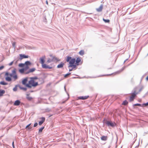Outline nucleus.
I'll return each mask as SVG.
<instances>
[{
	"instance_id": "nucleus-6",
	"label": "nucleus",
	"mask_w": 148,
	"mask_h": 148,
	"mask_svg": "<svg viewBox=\"0 0 148 148\" xmlns=\"http://www.w3.org/2000/svg\"><path fill=\"white\" fill-rule=\"evenodd\" d=\"M105 123L108 126H110L112 127L114 126L115 124L114 123H113L111 121H106Z\"/></svg>"
},
{
	"instance_id": "nucleus-43",
	"label": "nucleus",
	"mask_w": 148,
	"mask_h": 148,
	"mask_svg": "<svg viewBox=\"0 0 148 148\" xmlns=\"http://www.w3.org/2000/svg\"><path fill=\"white\" fill-rule=\"evenodd\" d=\"M46 3H47V4H48V2H47V1H46Z\"/></svg>"
},
{
	"instance_id": "nucleus-34",
	"label": "nucleus",
	"mask_w": 148,
	"mask_h": 148,
	"mask_svg": "<svg viewBox=\"0 0 148 148\" xmlns=\"http://www.w3.org/2000/svg\"><path fill=\"white\" fill-rule=\"evenodd\" d=\"M13 61H12L9 64V66H11V65H12V64H13Z\"/></svg>"
},
{
	"instance_id": "nucleus-38",
	"label": "nucleus",
	"mask_w": 148,
	"mask_h": 148,
	"mask_svg": "<svg viewBox=\"0 0 148 148\" xmlns=\"http://www.w3.org/2000/svg\"><path fill=\"white\" fill-rule=\"evenodd\" d=\"M3 68V66H1L0 67V70H1Z\"/></svg>"
},
{
	"instance_id": "nucleus-15",
	"label": "nucleus",
	"mask_w": 148,
	"mask_h": 148,
	"mask_svg": "<svg viewBox=\"0 0 148 148\" xmlns=\"http://www.w3.org/2000/svg\"><path fill=\"white\" fill-rule=\"evenodd\" d=\"M27 78H26L23 80L22 81V83L23 85H25L26 86V85L27 84H26V83H27Z\"/></svg>"
},
{
	"instance_id": "nucleus-31",
	"label": "nucleus",
	"mask_w": 148,
	"mask_h": 148,
	"mask_svg": "<svg viewBox=\"0 0 148 148\" xmlns=\"http://www.w3.org/2000/svg\"><path fill=\"white\" fill-rule=\"evenodd\" d=\"M134 106H141V105L139 103L135 104L134 105Z\"/></svg>"
},
{
	"instance_id": "nucleus-11",
	"label": "nucleus",
	"mask_w": 148,
	"mask_h": 148,
	"mask_svg": "<svg viewBox=\"0 0 148 148\" xmlns=\"http://www.w3.org/2000/svg\"><path fill=\"white\" fill-rule=\"evenodd\" d=\"M41 121L39 122V125H41L45 121V118L44 117H42L40 118Z\"/></svg>"
},
{
	"instance_id": "nucleus-17",
	"label": "nucleus",
	"mask_w": 148,
	"mask_h": 148,
	"mask_svg": "<svg viewBox=\"0 0 148 148\" xmlns=\"http://www.w3.org/2000/svg\"><path fill=\"white\" fill-rule=\"evenodd\" d=\"M107 136H102L101 137V139L102 140L106 141L107 139Z\"/></svg>"
},
{
	"instance_id": "nucleus-7",
	"label": "nucleus",
	"mask_w": 148,
	"mask_h": 148,
	"mask_svg": "<svg viewBox=\"0 0 148 148\" xmlns=\"http://www.w3.org/2000/svg\"><path fill=\"white\" fill-rule=\"evenodd\" d=\"M137 93L136 92V91H134V92L132 93L131 95V96L130 97V101H133L134 97L137 94Z\"/></svg>"
},
{
	"instance_id": "nucleus-1",
	"label": "nucleus",
	"mask_w": 148,
	"mask_h": 148,
	"mask_svg": "<svg viewBox=\"0 0 148 148\" xmlns=\"http://www.w3.org/2000/svg\"><path fill=\"white\" fill-rule=\"evenodd\" d=\"M66 61L69 62V65L68 67L73 68L72 69H69L70 71H72L73 68H76L77 66L82 64V63L81 62V58L79 57L77 58L76 60L75 58H72L70 56H68L66 57Z\"/></svg>"
},
{
	"instance_id": "nucleus-12",
	"label": "nucleus",
	"mask_w": 148,
	"mask_h": 148,
	"mask_svg": "<svg viewBox=\"0 0 148 148\" xmlns=\"http://www.w3.org/2000/svg\"><path fill=\"white\" fill-rule=\"evenodd\" d=\"M36 70L35 68H33L29 69L28 71H27V72H25V74H28L30 73L33 72Z\"/></svg>"
},
{
	"instance_id": "nucleus-45",
	"label": "nucleus",
	"mask_w": 148,
	"mask_h": 148,
	"mask_svg": "<svg viewBox=\"0 0 148 148\" xmlns=\"http://www.w3.org/2000/svg\"><path fill=\"white\" fill-rule=\"evenodd\" d=\"M147 56H148V54H147Z\"/></svg>"
},
{
	"instance_id": "nucleus-24",
	"label": "nucleus",
	"mask_w": 148,
	"mask_h": 148,
	"mask_svg": "<svg viewBox=\"0 0 148 148\" xmlns=\"http://www.w3.org/2000/svg\"><path fill=\"white\" fill-rule=\"evenodd\" d=\"M128 103V102L126 100H125L123 101V103H122V104L124 105H126Z\"/></svg>"
},
{
	"instance_id": "nucleus-26",
	"label": "nucleus",
	"mask_w": 148,
	"mask_h": 148,
	"mask_svg": "<svg viewBox=\"0 0 148 148\" xmlns=\"http://www.w3.org/2000/svg\"><path fill=\"white\" fill-rule=\"evenodd\" d=\"M44 128V127H42L40 128L39 130V132H42V130Z\"/></svg>"
},
{
	"instance_id": "nucleus-14",
	"label": "nucleus",
	"mask_w": 148,
	"mask_h": 148,
	"mask_svg": "<svg viewBox=\"0 0 148 148\" xmlns=\"http://www.w3.org/2000/svg\"><path fill=\"white\" fill-rule=\"evenodd\" d=\"M31 124V123H30L26 127L25 129L27 130H29L32 128V127L30 126Z\"/></svg>"
},
{
	"instance_id": "nucleus-4",
	"label": "nucleus",
	"mask_w": 148,
	"mask_h": 148,
	"mask_svg": "<svg viewBox=\"0 0 148 148\" xmlns=\"http://www.w3.org/2000/svg\"><path fill=\"white\" fill-rule=\"evenodd\" d=\"M60 61V60L55 57V56H53V58L52 59H49L47 61V62L48 63H50L52 61Z\"/></svg>"
},
{
	"instance_id": "nucleus-22",
	"label": "nucleus",
	"mask_w": 148,
	"mask_h": 148,
	"mask_svg": "<svg viewBox=\"0 0 148 148\" xmlns=\"http://www.w3.org/2000/svg\"><path fill=\"white\" fill-rule=\"evenodd\" d=\"M26 98L29 101H31L32 99V97H30L28 95H27Z\"/></svg>"
},
{
	"instance_id": "nucleus-9",
	"label": "nucleus",
	"mask_w": 148,
	"mask_h": 148,
	"mask_svg": "<svg viewBox=\"0 0 148 148\" xmlns=\"http://www.w3.org/2000/svg\"><path fill=\"white\" fill-rule=\"evenodd\" d=\"M42 67L44 69H51L52 68V67L49 66L48 65H47L46 64L43 63L42 64Z\"/></svg>"
},
{
	"instance_id": "nucleus-35",
	"label": "nucleus",
	"mask_w": 148,
	"mask_h": 148,
	"mask_svg": "<svg viewBox=\"0 0 148 148\" xmlns=\"http://www.w3.org/2000/svg\"><path fill=\"white\" fill-rule=\"evenodd\" d=\"M37 125H38V123H34V127H36V126H37Z\"/></svg>"
},
{
	"instance_id": "nucleus-28",
	"label": "nucleus",
	"mask_w": 148,
	"mask_h": 148,
	"mask_svg": "<svg viewBox=\"0 0 148 148\" xmlns=\"http://www.w3.org/2000/svg\"><path fill=\"white\" fill-rule=\"evenodd\" d=\"M18 66L19 67H24L25 66V64H19Z\"/></svg>"
},
{
	"instance_id": "nucleus-23",
	"label": "nucleus",
	"mask_w": 148,
	"mask_h": 148,
	"mask_svg": "<svg viewBox=\"0 0 148 148\" xmlns=\"http://www.w3.org/2000/svg\"><path fill=\"white\" fill-rule=\"evenodd\" d=\"M0 84L3 85H7L8 84V83L5 82L4 81L0 82Z\"/></svg>"
},
{
	"instance_id": "nucleus-32",
	"label": "nucleus",
	"mask_w": 148,
	"mask_h": 148,
	"mask_svg": "<svg viewBox=\"0 0 148 148\" xmlns=\"http://www.w3.org/2000/svg\"><path fill=\"white\" fill-rule=\"evenodd\" d=\"M71 74V73H68V74H66L64 76V77L65 78L67 77V76H68L69 75H70Z\"/></svg>"
},
{
	"instance_id": "nucleus-3",
	"label": "nucleus",
	"mask_w": 148,
	"mask_h": 148,
	"mask_svg": "<svg viewBox=\"0 0 148 148\" xmlns=\"http://www.w3.org/2000/svg\"><path fill=\"white\" fill-rule=\"evenodd\" d=\"M38 85V82H36L34 80V78H31L28 84L26 85V86L28 87L31 88L32 87H35Z\"/></svg>"
},
{
	"instance_id": "nucleus-21",
	"label": "nucleus",
	"mask_w": 148,
	"mask_h": 148,
	"mask_svg": "<svg viewBox=\"0 0 148 148\" xmlns=\"http://www.w3.org/2000/svg\"><path fill=\"white\" fill-rule=\"evenodd\" d=\"M5 91L4 90H0V96H3V94L5 93Z\"/></svg>"
},
{
	"instance_id": "nucleus-2",
	"label": "nucleus",
	"mask_w": 148,
	"mask_h": 148,
	"mask_svg": "<svg viewBox=\"0 0 148 148\" xmlns=\"http://www.w3.org/2000/svg\"><path fill=\"white\" fill-rule=\"evenodd\" d=\"M5 75L7 76L5 78L6 80L9 82L11 81L12 79L10 77L8 76V75L12 77L14 81L18 78V76L16 74V69H14L12 71V73L9 74L8 72H7L5 74Z\"/></svg>"
},
{
	"instance_id": "nucleus-13",
	"label": "nucleus",
	"mask_w": 148,
	"mask_h": 148,
	"mask_svg": "<svg viewBox=\"0 0 148 148\" xmlns=\"http://www.w3.org/2000/svg\"><path fill=\"white\" fill-rule=\"evenodd\" d=\"M45 56H43L40 58V62L42 64L44 63L45 62Z\"/></svg>"
},
{
	"instance_id": "nucleus-19",
	"label": "nucleus",
	"mask_w": 148,
	"mask_h": 148,
	"mask_svg": "<svg viewBox=\"0 0 148 148\" xmlns=\"http://www.w3.org/2000/svg\"><path fill=\"white\" fill-rule=\"evenodd\" d=\"M103 9V6L102 5H101L99 8H97L96 10L98 12H101L102 11Z\"/></svg>"
},
{
	"instance_id": "nucleus-29",
	"label": "nucleus",
	"mask_w": 148,
	"mask_h": 148,
	"mask_svg": "<svg viewBox=\"0 0 148 148\" xmlns=\"http://www.w3.org/2000/svg\"><path fill=\"white\" fill-rule=\"evenodd\" d=\"M123 69H122L120 70H119V71H117L116 73V74H119V73H121V72L122 71H123Z\"/></svg>"
},
{
	"instance_id": "nucleus-27",
	"label": "nucleus",
	"mask_w": 148,
	"mask_h": 148,
	"mask_svg": "<svg viewBox=\"0 0 148 148\" xmlns=\"http://www.w3.org/2000/svg\"><path fill=\"white\" fill-rule=\"evenodd\" d=\"M103 21L105 22V23H109L110 22V20L108 19H105L104 18L103 19Z\"/></svg>"
},
{
	"instance_id": "nucleus-33",
	"label": "nucleus",
	"mask_w": 148,
	"mask_h": 148,
	"mask_svg": "<svg viewBox=\"0 0 148 148\" xmlns=\"http://www.w3.org/2000/svg\"><path fill=\"white\" fill-rule=\"evenodd\" d=\"M12 46L13 47H15V45H16V42H13L12 43Z\"/></svg>"
},
{
	"instance_id": "nucleus-39",
	"label": "nucleus",
	"mask_w": 148,
	"mask_h": 148,
	"mask_svg": "<svg viewBox=\"0 0 148 148\" xmlns=\"http://www.w3.org/2000/svg\"><path fill=\"white\" fill-rule=\"evenodd\" d=\"M12 146H13V147L14 148V142H13L12 143Z\"/></svg>"
},
{
	"instance_id": "nucleus-8",
	"label": "nucleus",
	"mask_w": 148,
	"mask_h": 148,
	"mask_svg": "<svg viewBox=\"0 0 148 148\" xmlns=\"http://www.w3.org/2000/svg\"><path fill=\"white\" fill-rule=\"evenodd\" d=\"M19 56H20V60H22L23 58H28L29 57L28 56H26L22 54H20Z\"/></svg>"
},
{
	"instance_id": "nucleus-16",
	"label": "nucleus",
	"mask_w": 148,
	"mask_h": 148,
	"mask_svg": "<svg viewBox=\"0 0 148 148\" xmlns=\"http://www.w3.org/2000/svg\"><path fill=\"white\" fill-rule=\"evenodd\" d=\"M20 101L18 100H17L15 101L14 105L15 106H18L20 105Z\"/></svg>"
},
{
	"instance_id": "nucleus-20",
	"label": "nucleus",
	"mask_w": 148,
	"mask_h": 148,
	"mask_svg": "<svg viewBox=\"0 0 148 148\" xmlns=\"http://www.w3.org/2000/svg\"><path fill=\"white\" fill-rule=\"evenodd\" d=\"M64 63L62 62H61L60 64H58L57 66V68H61L63 67L64 65Z\"/></svg>"
},
{
	"instance_id": "nucleus-5",
	"label": "nucleus",
	"mask_w": 148,
	"mask_h": 148,
	"mask_svg": "<svg viewBox=\"0 0 148 148\" xmlns=\"http://www.w3.org/2000/svg\"><path fill=\"white\" fill-rule=\"evenodd\" d=\"M31 64V63L28 61H27L25 62V66L23 68L26 71H26L29 68V65H30Z\"/></svg>"
},
{
	"instance_id": "nucleus-41",
	"label": "nucleus",
	"mask_w": 148,
	"mask_h": 148,
	"mask_svg": "<svg viewBox=\"0 0 148 148\" xmlns=\"http://www.w3.org/2000/svg\"><path fill=\"white\" fill-rule=\"evenodd\" d=\"M146 79L147 80H148V76L146 77Z\"/></svg>"
},
{
	"instance_id": "nucleus-10",
	"label": "nucleus",
	"mask_w": 148,
	"mask_h": 148,
	"mask_svg": "<svg viewBox=\"0 0 148 148\" xmlns=\"http://www.w3.org/2000/svg\"><path fill=\"white\" fill-rule=\"evenodd\" d=\"M89 97L88 96H80L78 97V99L85 100L87 99Z\"/></svg>"
},
{
	"instance_id": "nucleus-18",
	"label": "nucleus",
	"mask_w": 148,
	"mask_h": 148,
	"mask_svg": "<svg viewBox=\"0 0 148 148\" xmlns=\"http://www.w3.org/2000/svg\"><path fill=\"white\" fill-rule=\"evenodd\" d=\"M19 71L20 73H24L25 74V72H27V71H26L24 68L19 69Z\"/></svg>"
},
{
	"instance_id": "nucleus-25",
	"label": "nucleus",
	"mask_w": 148,
	"mask_h": 148,
	"mask_svg": "<svg viewBox=\"0 0 148 148\" xmlns=\"http://www.w3.org/2000/svg\"><path fill=\"white\" fill-rule=\"evenodd\" d=\"M79 53L81 55H83L84 54V50H82L80 51Z\"/></svg>"
},
{
	"instance_id": "nucleus-36",
	"label": "nucleus",
	"mask_w": 148,
	"mask_h": 148,
	"mask_svg": "<svg viewBox=\"0 0 148 148\" xmlns=\"http://www.w3.org/2000/svg\"><path fill=\"white\" fill-rule=\"evenodd\" d=\"M143 105H145V106H148V102L147 103H144V104H143Z\"/></svg>"
},
{
	"instance_id": "nucleus-44",
	"label": "nucleus",
	"mask_w": 148,
	"mask_h": 148,
	"mask_svg": "<svg viewBox=\"0 0 148 148\" xmlns=\"http://www.w3.org/2000/svg\"><path fill=\"white\" fill-rule=\"evenodd\" d=\"M65 102H64V101H63V102H62V103H65Z\"/></svg>"
},
{
	"instance_id": "nucleus-42",
	"label": "nucleus",
	"mask_w": 148,
	"mask_h": 148,
	"mask_svg": "<svg viewBox=\"0 0 148 148\" xmlns=\"http://www.w3.org/2000/svg\"><path fill=\"white\" fill-rule=\"evenodd\" d=\"M111 74H109V75H107V76H109V75H111Z\"/></svg>"
},
{
	"instance_id": "nucleus-30",
	"label": "nucleus",
	"mask_w": 148,
	"mask_h": 148,
	"mask_svg": "<svg viewBox=\"0 0 148 148\" xmlns=\"http://www.w3.org/2000/svg\"><path fill=\"white\" fill-rule=\"evenodd\" d=\"M20 88L21 89L23 90L24 91H26L27 90V88H23V87H20Z\"/></svg>"
},
{
	"instance_id": "nucleus-40",
	"label": "nucleus",
	"mask_w": 148,
	"mask_h": 148,
	"mask_svg": "<svg viewBox=\"0 0 148 148\" xmlns=\"http://www.w3.org/2000/svg\"><path fill=\"white\" fill-rule=\"evenodd\" d=\"M50 57H51V58H52H52H53V56H52V55H50Z\"/></svg>"
},
{
	"instance_id": "nucleus-37",
	"label": "nucleus",
	"mask_w": 148,
	"mask_h": 148,
	"mask_svg": "<svg viewBox=\"0 0 148 148\" xmlns=\"http://www.w3.org/2000/svg\"><path fill=\"white\" fill-rule=\"evenodd\" d=\"M16 88H14L13 89V90L14 91H16Z\"/></svg>"
}]
</instances>
